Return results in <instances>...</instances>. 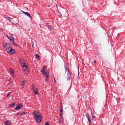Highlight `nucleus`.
Returning <instances> with one entry per match:
<instances>
[{"mask_svg": "<svg viewBox=\"0 0 125 125\" xmlns=\"http://www.w3.org/2000/svg\"><path fill=\"white\" fill-rule=\"evenodd\" d=\"M33 114L34 115L37 121L38 122H40L42 118V115L41 114L36 111H34L33 113Z\"/></svg>", "mask_w": 125, "mask_h": 125, "instance_id": "nucleus-1", "label": "nucleus"}, {"mask_svg": "<svg viewBox=\"0 0 125 125\" xmlns=\"http://www.w3.org/2000/svg\"><path fill=\"white\" fill-rule=\"evenodd\" d=\"M46 69V66H44L41 69V73L46 76L47 80H48V78L49 77V73L48 72H45V70Z\"/></svg>", "mask_w": 125, "mask_h": 125, "instance_id": "nucleus-2", "label": "nucleus"}, {"mask_svg": "<svg viewBox=\"0 0 125 125\" xmlns=\"http://www.w3.org/2000/svg\"><path fill=\"white\" fill-rule=\"evenodd\" d=\"M2 45L4 48L6 50L7 49H9L10 47H11V45L8 43L5 42H3L2 43Z\"/></svg>", "mask_w": 125, "mask_h": 125, "instance_id": "nucleus-3", "label": "nucleus"}, {"mask_svg": "<svg viewBox=\"0 0 125 125\" xmlns=\"http://www.w3.org/2000/svg\"><path fill=\"white\" fill-rule=\"evenodd\" d=\"M6 51L8 53L10 54H14V49H13L11 47H10L9 49H7Z\"/></svg>", "mask_w": 125, "mask_h": 125, "instance_id": "nucleus-4", "label": "nucleus"}, {"mask_svg": "<svg viewBox=\"0 0 125 125\" xmlns=\"http://www.w3.org/2000/svg\"><path fill=\"white\" fill-rule=\"evenodd\" d=\"M9 39L10 41V42L13 44L14 45L17 46H18L17 44L14 42V39L13 37H12L11 36H10V37H9Z\"/></svg>", "mask_w": 125, "mask_h": 125, "instance_id": "nucleus-5", "label": "nucleus"}, {"mask_svg": "<svg viewBox=\"0 0 125 125\" xmlns=\"http://www.w3.org/2000/svg\"><path fill=\"white\" fill-rule=\"evenodd\" d=\"M60 118L59 119V123L60 124H62L63 121V119L62 117V115L61 113H60Z\"/></svg>", "mask_w": 125, "mask_h": 125, "instance_id": "nucleus-6", "label": "nucleus"}, {"mask_svg": "<svg viewBox=\"0 0 125 125\" xmlns=\"http://www.w3.org/2000/svg\"><path fill=\"white\" fill-rule=\"evenodd\" d=\"M22 107V105L21 104H17V105L16 107L15 108L14 110H20L21 108Z\"/></svg>", "mask_w": 125, "mask_h": 125, "instance_id": "nucleus-7", "label": "nucleus"}, {"mask_svg": "<svg viewBox=\"0 0 125 125\" xmlns=\"http://www.w3.org/2000/svg\"><path fill=\"white\" fill-rule=\"evenodd\" d=\"M32 89L34 92L35 94H37L38 93V91L37 88L33 86L32 87Z\"/></svg>", "mask_w": 125, "mask_h": 125, "instance_id": "nucleus-8", "label": "nucleus"}, {"mask_svg": "<svg viewBox=\"0 0 125 125\" xmlns=\"http://www.w3.org/2000/svg\"><path fill=\"white\" fill-rule=\"evenodd\" d=\"M9 70L10 73L11 74L12 76L13 77H14L15 76V75L14 74V70L11 68L9 69Z\"/></svg>", "mask_w": 125, "mask_h": 125, "instance_id": "nucleus-9", "label": "nucleus"}, {"mask_svg": "<svg viewBox=\"0 0 125 125\" xmlns=\"http://www.w3.org/2000/svg\"><path fill=\"white\" fill-rule=\"evenodd\" d=\"M28 66H27L26 67H25L23 68V70L24 71H26V72H25V73H27L28 72Z\"/></svg>", "mask_w": 125, "mask_h": 125, "instance_id": "nucleus-10", "label": "nucleus"}, {"mask_svg": "<svg viewBox=\"0 0 125 125\" xmlns=\"http://www.w3.org/2000/svg\"><path fill=\"white\" fill-rule=\"evenodd\" d=\"M22 12L25 15L28 16L29 18H32L30 14L29 13L27 12H26L23 11Z\"/></svg>", "mask_w": 125, "mask_h": 125, "instance_id": "nucleus-11", "label": "nucleus"}, {"mask_svg": "<svg viewBox=\"0 0 125 125\" xmlns=\"http://www.w3.org/2000/svg\"><path fill=\"white\" fill-rule=\"evenodd\" d=\"M20 61L21 65L25 63V61L22 59H20Z\"/></svg>", "mask_w": 125, "mask_h": 125, "instance_id": "nucleus-12", "label": "nucleus"}, {"mask_svg": "<svg viewBox=\"0 0 125 125\" xmlns=\"http://www.w3.org/2000/svg\"><path fill=\"white\" fill-rule=\"evenodd\" d=\"M86 117L87 118V119L88 120V122H89L90 125L91 123V120H90V119L89 117V115L88 114H86Z\"/></svg>", "mask_w": 125, "mask_h": 125, "instance_id": "nucleus-13", "label": "nucleus"}, {"mask_svg": "<svg viewBox=\"0 0 125 125\" xmlns=\"http://www.w3.org/2000/svg\"><path fill=\"white\" fill-rule=\"evenodd\" d=\"M63 109V106L62 104L60 103V111L61 112L60 113H61L62 114V110Z\"/></svg>", "mask_w": 125, "mask_h": 125, "instance_id": "nucleus-14", "label": "nucleus"}, {"mask_svg": "<svg viewBox=\"0 0 125 125\" xmlns=\"http://www.w3.org/2000/svg\"><path fill=\"white\" fill-rule=\"evenodd\" d=\"M4 123L6 125H9L11 124V122L10 121L7 120Z\"/></svg>", "mask_w": 125, "mask_h": 125, "instance_id": "nucleus-15", "label": "nucleus"}, {"mask_svg": "<svg viewBox=\"0 0 125 125\" xmlns=\"http://www.w3.org/2000/svg\"><path fill=\"white\" fill-rule=\"evenodd\" d=\"M15 104L14 103H13L10 104L8 106L9 107L11 108L12 107L15 106Z\"/></svg>", "mask_w": 125, "mask_h": 125, "instance_id": "nucleus-16", "label": "nucleus"}, {"mask_svg": "<svg viewBox=\"0 0 125 125\" xmlns=\"http://www.w3.org/2000/svg\"><path fill=\"white\" fill-rule=\"evenodd\" d=\"M21 66H22V68L25 67L27 66H28L27 65V64H26L25 63L21 65Z\"/></svg>", "mask_w": 125, "mask_h": 125, "instance_id": "nucleus-17", "label": "nucleus"}, {"mask_svg": "<svg viewBox=\"0 0 125 125\" xmlns=\"http://www.w3.org/2000/svg\"><path fill=\"white\" fill-rule=\"evenodd\" d=\"M25 112H22L20 113H17V115H22L23 114H25Z\"/></svg>", "mask_w": 125, "mask_h": 125, "instance_id": "nucleus-18", "label": "nucleus"}, {"mask_svg": "<svg viewBox=\"0 0 125 125\" xmlns=\"http://www.w3.org/2000/svg\"><path fill=\"white\" fill-rule=\"evenodd\" d=\"M48 28L49 29L51 30H53V27L50 25L48 26Z\"/></svg>", "mask_w": 125, "mask_h": 125, "instance_id": "nucleus-19", "label": "nucleus"}, {"mask_svg": "<svg viewBox=\"0 0 125 125\" xmlns=\"http://www.w3.org/2000/svg\"><path fill=\"white\" fill-rule=\"evenodd\" d=\"M68 79H70V73H68Z\"/></svg>", "mask_w": 125, "mask_h": 125, "instance_id": "nucleus-20", "label": "nucleus"}, {"mask_svg": "<svg viewBox=\"0 0 125 125\" xmlns=\"http://www.w3.org/2000/svg\"><path fill=\"white\" fill-rule=\"evenodd\" d=\"M37 59L38 60H39V56L37 54L36 55Z\"/></svg>", "mask_w": 125, "mask_h": 125, "instance_id": "nucleus-21", "label": "nucleus"}, {"mask_svg": "<svg viewBox=\"0 0 125 125\" xmlns=\"http://www.w3.org/2000/svg\"><path fill=\"white\" fill-rule=\"evenodd\" d=\"M91 115H92V118H93V117L95 118V117L94 116V115L93 114L92 111H91Z\"/></svg>", "mask_w": 125, "mask_h": 125, "instance_id": "nucleus-22", "label": "nucleus"}, {"mask_svg": "<svg viewBox=\"0 0 125 125\" xmlns=\"http://www.w3.org/2000/svg\"><path fill=\"white\" fill-rule=\"evenodd\" d=\"M45 125H49V123L48 122H47L45 123Z\"/></svg>", "mask_w": 125, "mask_h": 125, "instance_id": "nucleus-23", "label": "nucleus"}, {"mask_svg": "<svg viewBox=\"0 0 125 125\" xmlns=\"http://www.w3.org/2000/svg\"><path fill=\"white\" fill-rule=\"evenodd\" d=\"M25 83V82L24 81H23L22 83V85H23Z\"/></svg>", "mask_w": 125, "mask_h": 125, "instance_id": "nucleus-24", "label": "nucleus"}, {"mask_svg": "<svg viewBox=\"0 0 125 125\" xmlns=\"http://www.w3.org/2000/svg\"><path fill=\"white\" fill-rule=\"evenodd\" d=\"M5 36L7 37L8 38V39H9V37H10V36H8L7 35H5Z\"/></svg>", "mask_w": 125, "mask_h": 125, "instance_id": "nucleus-25", "label": "nucleus"}, {"mask_svg": "<svg viewBox=\"0 0 125 125\" xmlns=\"http://www.w3.org/2000/svg\"><path fill=\"white\" fill-rule=\"evenodd\" d=\"M96 61H95V60H94V63H96Z\"/></svg>", "mask_w": 125, "mask_h": 125, "instance_id": "nucleus-26", "label": "nucleus"}, {"mask_svg": "<svg viewBox=\"0 0 125 125\" xmlns=\"http://www.w3.org/2000/svg\"><path fill=\"white\" fill-rule=\"evenodd\" d=\"M10 94H9L7 95V96L8 97L10 95Z\"/></svg>", "mask_w": 125, "mask_h": 125, "instance_id": "nucleus-27", "label": "nucleus"}]
</instances>
